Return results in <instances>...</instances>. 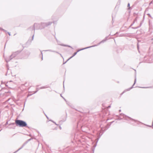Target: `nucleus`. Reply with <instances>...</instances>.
<instances>
[{
    "label": "nucleus",
    "instance_id": "nucleus-4",
    "mask_svg": "<svg viewBox=\"0 0 153 153\" xmlns=\"http://www.w3.org/2000/svg\"><path fill=\"white\" fill-rule=\"evenodd\" d=\"M51 23L49 22L48 24H47L46 23H44L43 24L45 25V26H47L48 25H50L51 24Z\"/></svg>",
    "mask_w": 153,
    "mask_h": 153
},
{
    "label": "nucleus",
    "instance_id": "nucleus-20",
    "mask_svg": "<svg viewBox=\"0 0 153 153\" xmlns=\"http://www.w3.org/2000/svg\"><path fill=\"white\" fill-rule=\"evenodd\" d=\"M119 111V112H120L121 111V110H120Z\"/></svg>",
    "mask_w": 153,
    "mask_h": 153
},
{
    "label": "nucleus",
    "instance_id": "nucleus-16",
    "mask_svg": "<svg viewBox=\"0 0 153 153\" xmlns=\"http://www.w3.org/2000/svg\"><path fill=\"white\" fill-rule=\"evenodd\" d=\"M33 38H34V35H33V36H32V39H33Z\"/></svg>",
    "mask_w": 153,
    "mask_h": 153
},
{
    "label": "nucleus",
    "instance_id": "nucleus-14",
    "mask_svg": "<svg viewBox=\"0 0 153 153\" xmlns=\"http://www.w3.org/2000/svg\"><path fill=\"white\" fill-rule=\"evenodd\" d=\"M7 33H8V34H9V36H10V33L9 32H7Z\"/></svg>",
    "mask_w": 153,
    "mask_h": 153
},
{
    "label": "nucleus",
    "instance_id": "nucleus-17",
    "mask_svg": "<svg viewBox=\"0 0 153 153\" xmlns=\"http://www.w3.org/2000/svg\"><path fill=\"white\" fill-rule=\"evenodd\" d=\"M91 47H88L87 48H85V49L87 48H91Z\"/></svg>",
    "mask_w": 153,
    "mask_h": 153
},
{
    "label": "nucleus",
    "instance_id": "nucleus-8",
    "mask_svg": "<svg viewBox=\"0 0 153 153\" xmlns=\"http://www.w3.org/2000/svg\"><path fill=\"white\" fill-rule=\"evenodd\" d=\"M47 88V87H46V86H43V87H41L40 89L45 88Z\"/></svg>",
    "mask_w": 153,
    "mask_h": 153
},
{
    "label": "nucleus",
    "instance_id": "nucleus-7",
    "mask_svg": "<svg viewBox=\"0 0 153 153\" xmlns=\"http://www.w3.org/2000/svg\"><path fill=\"white\" fill-rule=\"evenodd\" d=\"M137 21V18H136L134 20V22H133V24H132L131 25H132L134 23V22H135Z\"/></svg>",
    "mask_w": 153,
    "mask_h": 153
},
{
    "label": "nucleus",
    "instance_id": "nucleus-19",
    "mask_svg": "<svg viewBox=\"0 0 153 153\" xmlns=\"http://www.w3.org/2000/svg\"><path fill=\"white\" fill-rule=\"evenodd\" d=\"M59 128H60V129H61V127H59Z\"/></svg>",
    "mask_w": 153,
    "mask_h": 153
},
{
    "label": "nucleus",
    "instance_id": "nucleus-6",
    "mask_svg": "<svg viewBox=\"0 0 153 153\" xmlns=\"http://www.w3.org/2000/svg\"><path fill=\"white\" fill-rule=\"evenodd\" d=\"M127 7H128V9L130 10V4L129 3H128L127 5Z\"/></svg>",
    "mask_w": 153,
    "mask_h": 153
},
{
    "label": "nucleus",
    "instance_id": "nucleus-9",
    "mask_svg": "<svg viewBox=\"0 0 153 153\" xmlns=\"http://www.w3.org/2000/svg\"><path fill=\"white\" fill-rule=\"evenodd\" d=\"M105 40H103L102 41H101V42H100L99 43V44H100L102 42H103L105 41Z\"/></svg>",
    "mask_w": 153,
    "mask_h": 153
},
{
    "label": "nucleus",
    "instance_id": "nucleus-5",
    "mask_svg": "<svg viewBox=\"0 0 153 153\" xmlns=\"http://www.w3.org/2000/svg\"><path fill=\"white\" fill-rule=\"evenodd\" d=\"M23 147V146H22V147H21L17 151H16V152H14L13 153H15L18 152L21 149H22Z\"/></svg>",
    "mask_w": 153,
    "mask_h": 153
},
{
    "label": "nucleus",
    "instance_id": "nucleus-11",
    "mask_svg": "<svg viewBox=\"0 0 153 153\" xmlns=\"http://www.w3.org/2000/svg\"><path fill=\"white\" fill-rule=\"evenodd\" d=\"M15 124V123H10V125H14Z\"/></svg>",
    "mask_w": 153,
    "mask_h": 153
},
{
    "label": "nucleus",
    "instance_id": "nucleus-1",
    "mask_svg": "<svg viewBox=\"0 0 153 153\" xmlns=\"http://www.w3.org/2000/svg\"><path fill=\"white\" fill-rule=\"evenodd\" d=\"M15 123L16 126H19L21 127H25L27 125V124L25 122L20 120H16Z\"/></svg>",
    "mask_w": 153,
    "mask_h": 153
},
{
    "label": "nucleus",
    "instance_id": "nucleus-10",
    "mask_svg": "<svg viewBox=\"0 0 153 153\" xmlns=\"http://www.w3.org/2000/svg\"><path fill=\"white\" fill-rule=\"evenodd\" d=\"M35 25V24H34V25ZM32 29L33 30H34V31L35 30V27L34 26L33 27Z\"/></svg>",
    "mask_w": 153,
    "mask_h": 153
},
{
    "label": "nucleus",
    "instance_id": "nucleus-2",
    "mask_svg": "<svg viewBox=\"0 0 153 153\" xmlns=\"http://www.w3.org/2000/svg\"><path fill=\"white\" fill-rule=\"evenodd\" d=\"M17 55V54L16 53H13L10 56V59L8 60V61L7 60L6 61L7 62L8 61H9L10 60H11L13 58L15 57Z\"/></svg>",
    "mask_w": 153,
    "mask_h": 153
},
{
    "label": "nucleus",
    "instance_id": "nucleus-3",
    "mask_svg": "<svg viewBox=\"0 0 153 153\" xmlns=\"http://www.w3.org/2000/svg\"><path fill=\"white\" fill-rule=\"evenodd\" d=\"M78 52V51H77V52H75L74 53V54L73 55L71 56V57L69 59H71V58H72L73 56H75L77 53V52Z\"/></svg>",
    "mask_w": 153,
    "mask_h": 153
},
{
    "label": "nucleus",
    "instance_id": "nucleus-15",
    "mask_svg": "<svg viewBox=\"0 0 153 153\" xmlns=\"http://www.w3.org/2000/svg\"><path fill=\"white\" fill-rule=\"evenodd\" d=\"M110 107H111V106H108V108H110Z\"/></svg>",
    "mask_w": 153,
    "mask_h": 153
},
{
    "label": "nucleus",
    "instance_id": "nucleus-18",
    "mask_svg": "<svg viewBox=\"0 0 153 153\" xmlns=\"http://www.w3.org/2000/svg\"><path fill=\"white\" fill-rule=\"evenodd\" d=\"M148 15H149V16H150V15L149 14H148Z\"/></svg>",
    "mask_w": 153,
    "mask_h": 153
},
{
    "label": "nucleus",
    "instance_id": "nucleus-21",
    "mask_svg": "<svg viewBox=\"0 0 153 153\" xmlns=\"http://www.w3.org/2000/svg\"><path fill=\"white\" fill-rule=\"evenodd\" d=\"M137 48H138V45H137Z\"/></svg>",
    "mask_w": 153,
    "mask_h": 153
},
{
    "label": "nucleus",
    "instance_id": "nucleus-12",
    "mask_svg": "<svg viewBox=\"0 0 153 153\" xmlns=\"http://www.w3.org/2000/svg\"><path fill=\"white\" fill-rule=\"evenodd\" d=\"M0 29L1 30H2L3 31H4V32H7V31L6 30H4V29H2L1 28H0Z\"/></svg>",
    "mask_w": 153,
    "mask_h": 153
},
{
    "label": "nucleus",
    "instance_id": "nucleus-13",
    "mask_svg": "<svg viewBox=\"0 0 153 153\" xmlns=\"http://www.w3.org/2000/svg\"><path fill=\"white\" fill-rule=\"evenodd\" d=\"M136 82V79H135V80H134V85H134L135 84V82Z\"/></svg>",
    "mask_w": 153,
    "mask_h": 153
}]
</instances>
